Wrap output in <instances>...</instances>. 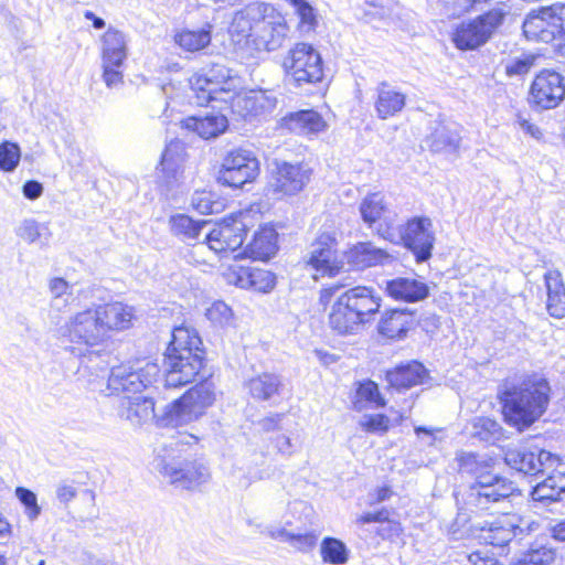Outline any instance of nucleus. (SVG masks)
<instances>
[{"label":"nucleus","mask_w":565,"mask_h":565,"mask_svg":"<svg viewBox=\"0 0 565 565\" xmlns=\"http://www.w3.org/2000/svg\"><path fill=\"white\" fill-rule=\"evenodd\" d=\"M159 374V367L154 363L147 362L143 366L132 370L127 365L114 366L108 372L107 365L99 367L97 377L106 380L108 394H134L142 392L150 386Z\"/></svg>","instance_id":"nucleus-11"},{"label":"nucleus","mask_w":565,"mask_h":565,"mask_svg":"<svg viewBox=\"0 0 565 565\" xmlns=\"http://www.w3.org/2000/svg\"><path fill=\"white\" fill-rule=\"evenodd\" d=\"M284 414H271L267 417L262 418L257 425L263 431H275L281 429V420L284 419Z\"/></svg>","instance_id":"nucleus-59"},{"label":"nucleus","mask_w":565,"mask_h":565,"mask_svg":"<svg viewBox=\"0 0 565 565\" xmlns=\"http://www.w3.org/2000/svg\"><path fill=\"white\" fill-rule=\"evenodd\" d=\"M359 211L364 223L372 227V225L381 220H384L386 227L382 225L377 228V233L384 238H392V223L393 218L386 216L387 205L384 201V195L380 192L369 193L360 203Z\"/></svg>","instance_id":"nucleus-25"},{"label":"nucleus","mask_w":565,"mask_h":565,"mask_svg":"<svg viewBox=\"0 0 565 565\" xmlns=\"http://www.w3.org/2000/svg\"><path fill=\"white\" fill-rule=\"evenodd\" d=\"M20 147L17 143L4 141L0 143V169L13 171L20 161Z\"/></svg>","instance_id":"nucleus-51"},{"label":"nucleus","mask_w":565,"mask_h":565,"mask_svg":"<svg viewBox=\"0 0 565 565\" xmlns=\"http://www.w3.org/2000/svg\"><path fill=\"white\" fill-rule=\"evenodd\" d=\"M545 286L547 289L546 308L548 313L554 318L565 317V287L562 275L558 270H548L544 275Z\"/></svg>","instance_id":"nucleus-36"},{"label":"nucleus","mask_w":565,"mask_h":565,"mask_svg":"<svg viewBox=\"0 0 565 565\" xmlns=\"http://www.w3.org/2000/svg\"><path fill=\"white\" fill-rule=\"evenodd\" d=\"M381 297L372 288L356 286L341 292L329 312V326L339 334H353L369 323L381 308Z\"/></svg>","instance_id":"nucleus-5"},{"label":"nucleus","mask_w":565,"mask_h":565,"mask_svg":"<svg viewBox=\"0 0 565 565\" xmlns=\"http://www.w3.org/2000/svg\"><path fill=\"white\" fill-rule=\"evenodd\" d=\"M109 339L110 331H124L132 327L136 319V310L132 306L115 301L96 306Z\"/></svg>","instance_id":"nucleus-26"},{"label":"nucleus","mask_w":565,"mask_h":565,"mask_svg":"<svg viewBox=\"0 0 565 565\" xmlns=\"http://www.w3.org/2000/svg\"><path fill=\"white\" fill-rule=\"evenodd\" d=\"M390 519V512L386 509H382L376 512H367L356 519L358 524H366L371 522L385 523Z\"/></svg>","instance_id":"nucleus-60"},{"label":"nucleus","mask_w":565,"mask_h":565,"mask_svg":"<svg viewBox=\"0 0 565 565\" xmlns=\"http://www.w3.org/2000/svg\"><path fill=\"white\" fill-rule=\"evenodd\" d=\"M348 264L355 270H363L376 265L391 264L393 257L384 249L370 242L359 243L345 254Z\"/></svg>","instance_id":"nucleus-28"},{"label":"nucleus","mask_w":565,"mask_h":565,"mask_svg":"<svg viewBox=\"0 0 565 565\" xmlns=\"http://www.w3.org/2000/svg\"><path fill=\"white\" fill-rule=\"evenodd\" d=\"M515 515H502L480 525V539L493 546H504L523 533Z\"/></svg>","instance_id":"nucleus-24"},{"label":"nucleus","mask_w":565,"mask_h":565,"mask_svg":"<svg viewBox=\"0 0 565 565\" xmlns=\"http://www.w3.org/2000/svg\"><path fill=\"white\" fill-rule=\"evenodd\" d=\"M183 143L180 141H171L164 149L161 157V170L167 178L177 180L181 173L183 157Z\"/></svg>","instance_id":"nucleus-41"},{"label":"nucleus","mask_w":565,"mask_h":565,"mask_svg":"<svg viewBox=\"0 0 565 565\" xmlns=\"http://www.w3.org/2000/svg\"><path fill=\"white\" fill-rule=\"evenodd\" d=\"M127 56L126 35L109 28L102 36L103 79L107 87H116L122 83V65Z\"/></svg>","instance_id":"nucleus-13"},{"label":"nucleus","mask_w":565,"mask_h":565,"mask_svg":"<svg viewBox=\"0 0 565 565\" xmlns=\"http://www.w3.org/2000/svg\"><path fill=\"white\" fill-rule=\"evenodd\" d=\"M259 173V162L255 154L246 149L228 152L217 173V182L222 185L238 189L252 182Z\"/></svg>","instance_id":"nucleus-14"},{"label":"nucleus","mask_w":565,"mask_h":565,"mask_svg":"<svg viewBox=\"0 0 565 565\" xmlns=\"http://www.w3.org/2000/svg\"><path fill=\"white\" fill-rule=\"evenodd\" d=\"M294 7L296 14L299 18V30L302 33L315 31L318 19L316 9L307 0H286Z\"/></svg>","instance_id":"nucleus-46"},{"label":"nucleus","mask_w":565,"mask_h":565,"mask_svg":"<svg viewBox=\"0 0 565 565\" xmlns=\"http://www.w3.org/2000/svg\"><path fill=\"white\" fill-rule=\"evenodd\" d=\"M76 489L72 484L67 483L58 484L56 490L57 499L63 503H67L73 500L76 497Z\"/></svg>","instance_id":"nucleus-64"},{"label":"nucleus","mask_w":565,"mask_h":565,"mask_svg":"<svg viewBox=\"0 0 565 565\" xmlns=\"http://www.w3.org/2000/svg\"><path fill=\"white\" fill-rule=\"evenodd\" d=\"M288 542L301 552L311 550L317 543V535L313 533H290Z\"/></svg>","instance_id":"nucleus-56"},{"label":"nucleus","mask_w":565,"mask_h":565,"mask_svg":"<svg viewBox=\"0 0 565 565\" xmlns=\"http://www.w3.org/2000/svg\"><path fill=\"white\" fill-rule=\"evenodd\" d=\"M244 218L242 214L224 218L206 234L205 242L198 248H209L215 254L236 250L242 246L246 235L247 225Z\"/></svg>","instance_id":"nucleus-16"},{"label":"nucleus","mask_w":565,"mask_h":565,"mask_svg":"<svg viewBox=\"0 0 565 565\" xmlns=\"http://www.w3.org/2000/svg\"><path fill=\"white\" fill-rule=\"evenodd\" d=\"M183 126L196 132L204 139L215 138L227 128V118L221 114H211L204 117H188L183 120Z\"/></svg>","instance_id":"nucleus-38"},{"label":"nucleus","mask_w":565,"mask_h":565,"mask_svg":"<svg viewBox=\"0 0 565 565\" xmlns=\"http://www.w3.org/2000/svg\"><path fill=\"white\" fill-rule=\"evenodd\" d=\"M200 345L201 339L194 330L184 327L173 329L163 360L167 387L184 386L196 379L205 380V375L201 374L204 352Z\"/></svg>","instance_id":"nucleus-4"},{"label":"nucleus","mask_w":565,"mask_h":565,"mask_svg":"<svg viewBox=\"0 0 565 565\" xmlns=\"http://www.w3.org/2000/svg\"><path fill=\"white\" fill-rule=\"evenodd\" d=\"M392 495H393L392 489L387 486H384V487L376 489L374 492L369 493L367 503L370 505H374V504H377V503L388 500Z\"/></svg>","instance_id":"nucleus-62"},{"label":"nucleus","mask_w":565,"mask_h":565,"mask_svg":"<svg viewBox=\"0 0 565 565\" xmlns=\"http://www.w3.org/2000/svg\"><path fill=\"white\" fill-rule=\"evenodd\" d=\"M551 387L539 374L508 379L499 390L507 423L522 431L546 411Z\"/></svg>","instance_id":"nucleus-3"},{"label":"nucleus","mask_w":565,"mask_h":565,"mask_svg":"<svg viewBox=\"0 0 565 565\" xmlns=\"http://www.w3.org/2000/svg\"><path fill=\"white\" fill-rule=\"evenodd\" d=\"M508 13L504 6H498L475 19L461 22L452 33L455 46L468 51L484 45L501 28Z\"/></svg>","instance_id":"nucleus-9"},{"label":"nucleus","mask_w":565,"mask_h":565,"mask_svg":"<svg viewBox=\"0 0 565 565\" xmlns=\"http://www.w3.org/2000/svg\"><path fill=\"white\" fill-rule=\"evenodd\" d=\"M307 265L321 276L333 277L343 268V262L339 259L337 239L330 233L320 234L311 244L308 253Z\"/></svg>","instance_id":"nucleus-18"},{"label":"nucleus","mask_w":565,"mask_h":565,"mask_svg":"<svg viewBox=\"0 0 565 565\" xmlns=\"http://www.w3.org/2000/svg\"><path fill=\"white\" fill-rule=\"evenodd\" d=\"M46 227L33 218L23 220L15 230L17 235L29 244L40 238Z\"/></svg>","instance_id":"nucleus-52"},{"label":"nucleus","mask_w":565,"mask_h":565,"mask_svg":"<svg viewBox=\"0 0 565 565\" xmlns=\"http://www.w3.org/2000/svg\"><path fill=\"white\" fill-rule=\"evenodd\" d=\"M546 7L527 14L523 22V33L527 40L550 43L558 41L557 32L554 29L552 17L545 14Z\"/></svg>","instance_id":"nucleus-33"},{"label":"nucleus","mask_w":565,"mask_h":565,"mask_svg":"<svg viewBox=\"0 0 565 565\" xmlns=\"http://www.w3.org/2000/svg\"><path fill=\"white\" fill-rule=\"evenodd\" d=\"M288 81L297 87L316 84L323 78V63L320 53L310 44L297 43L282 61Z\"/></svg>","instance_id":"nucleus-10"},{"label":"nucleus","mask_w":565,"mask_h":565,"mask_svg":"<svg viewBox=\"0 0 565 565\" xmlns=\"http://www.w3.org/2000/svg\"><path fill=\"white\" fill-rule=\"evenodd\" d=\"M264 7H266V3H254L248 6L245 10L237 12L230 28L232 35L244 38L247 42L253 43L255 25L262 17Z\"/></svg>","instance_id":"nucleus-39"},{"label":"nucleus","mask_w":565,"mask_h":565,"mask_svg":"<svg viewBox=\"0 0 565 565\" xmlns=\"http://www.w3.org/2000/svg\"><path fill=\"white\" fill-rule=\"evenodd\" d=\"M471 434L481 441L494 444L502 436V427L492 418L477 417L472 422Z\"/></svg>","instance_id":"nucleus-42"},{"label":"nucleus","mask_w":565,"mask_h":565,"mask_svg":"<svg viewBox=\"0 0 565 565\" xmlns=\"http://www.w3.org/2000/svg\"><path fill=\"white\" fill-rule=\"evenodd\" d=\"M461 475L475 478V482L457 497L460 510L480 513L491 510L492 505L508 499L515 491L512 481L491 472L492 459L473 452H460L457 456Z\"/></svg>","instance_id":"nucleus-1"},{"label":"nucleus","mask_w":565,"mask_h":565,"mask_svg":"<svg viewBox=\"0 0 565 565\" xmlns=\"http://www.w3.org/2000/svg\"><path fill=\"white\" fill-rule=\"evenodd\" d=\"M356 405L362 401L374 404V406L377 408L384 407L386 405L384 397L379 392L377 384L371 380L360 383L356 390Z\"/></svg>","instance_id":"nucleus-49"},{"label":"nucleus","mask_w":565,"mask_h":565,"mask_svg":"<svg viewBox=\"0 0 565 565\" xmlns=\"http://www.w3.org/2000/svg\"><path fill=\"white\" fill-rule=\"evenodd\" d=\"M274 447L277 449L282 456H291L294 452L291 439L286 435H278L274 439H271Z\"/></svg>","instance_id":"nucleus-61"},{"label":"nucleus","mask_w":565,"mask_h":565,"mask_svg":"<svg viewBox=\"0 0 565 565\" xmlns=\"http://www.w3.org/2000/svg\"><path fill=\"white\" fill-rule=\"evenodd\" d=\"M49 289L52 295L51 305L57 310L67 306V297L73 295V286H71L64 278L55 277L49 282Z\"/></svg>","instance_id":"nucleus-47"},{"label":"nucleus","mask_w":565,"mask_h":565,"mask_svg":"<svg viewBox=\"0 0 565 565\" xmlns=\"http://www.w3.org/2000/svg\"><path fill=\"white\" fill-rule=\"evenodd\" d=\"M281 127L297 135L318 134L326 129L322 116L312 109L290 113L281 118Z\"/></svg>","instance_id":"nucleus-32"},{"label":"nucleus","mask_w":565,"mask_h":565,"mask_svg":"<svg viewBox=\"0 0 565 565\" xmlns=\"http://www.w3.org/2000/svg\"><path fill=\"white\" fill-rule=\"evenodd\" d=\"M426 146L433 152L455 153L460 146L459 134L450 127L438 122L425 139Z\"/></svg>","instance_id":"nucleus-37"},{"label":"nucleus","mask_w":565,"mask_h":565,"mask_svg":"<svg viewBox=\"0 0 565 565\" xmlns=\"http://www.w3.org/2000/svg\"><path fill=\"white\" fill-rule=\"evenodd\" d=\"M431 221L427 217H415L406 223L401 231V238L404 246L412 250L418 263L428 260L431 257L434 247V235Z\"/></svg>","instance_id":"nucleus-19"},{"label":"nucleus","mask_w":565,"mask_h":565,"mask_svg":"<svg viewBox=\"0 0 565 565\" xmlns=\"http://www.w3.org/2000/svg\"><path fill=\"white\" fill-rule=\"evenodd\" d=\"M60 330L62 337L70 342L87 347L98 345L108 339L97 307L87 308L70 317Z\"/></svg>","instance_id":"nucleus-12"},{"label":"nucleus","mask_w":565,"mask_h":565,"mask_svg":"<svg viewBox=\"0 0 565 565\" xmlns=\"http://www.w3.org/2000/svg\"><path fill=\"white\" fill-rule=\"evenodd\" d=\"M310 174V169L300 163H276V170L269 181V189L278 198L295 195L309 182Z\"/></svg>","instance_id":"nucleus-20"},{"label":"nucleus","mask_w":565,"mask_h":565,"mask_svg":"<svg viewBox=\"0 0 565 565\" xmlns=\"http://www.w3.org/2000/svg\"><path fill=\"white\" fill-rule=\"evenodd\" d=\"M428 376L427 369L417 361L399 364L386 372L387 383L397 390H407L424 384Z\"/></svg>","instance_id":"nucleus-31"},{"label":"nucleus","mask_w":565,"mask_h":565,"mask_svg":"<svg viewBox=\"0 0 565 565\" xmlns=\"http://www.w3.org/2000/svg\"><path fill=\"white\" fill-rule=\"evenodd\" d=\"M277 250V233L273 227H263L254 234L244 254L255 260H267Z\"/></svg>","instance_id":"nucleus-35"},{"label":"nucleus","mask_w":565,"mask_h":565,"mask_svg":"<svg viewBox=\"0 0 565 565\" xmlns=\"http://www.w3.org/2000/svg\"><path fill=\"white\" fill-rule=\"evenodd\" d=\"M504 462L511 469L525 476L535 477L552 470L542 482H539L532 490L534 501L548 505L559 502L565 495V471L556 469L558 457L529 443L508 447L504 450Z\"/></svg>","instance_id":"nucleus-2"},{"label":"nucleus","mask_w":565,"mask_h":565,"mask_svg":"<svg viewBox=\"0 0 565 565\" xmlns=\"http://www.w3.org/2000/svg\"><path fill=\"white\" fill-rule=\"evenodd\" d=\"M406 104L404 93L383 81L375 88L374 108L381 119H387L401 113Z\"/></svg>","instance_id":"nucleus-30"},{"label":"nucleus","mask_w":565,"mask_h":565,"mask_svg":"<svg viewBox=\"0 0 565 565\" xmlns=\"http://www.w3.org/2000/svg\"><path fill=\"white\" fill-rule=\"evenodd\" d=\"M385 290L390 297L405 302H418L429 296V287L423 280L398 277L386 281Z\"/></svg>","instance_id":"nucleus-29"},{"label":"nucleus","mask_w":565,"mask_h":565,"mask_svg":"<svg viewBox=\"0 0 565 565\" xmlns=\"http://www.w3.org/2000/svg\"><path fill=\"white\" fill-rule=\"evenodd\" d=\"M534 60L535 57L533 55L511 60L505 64V72L510 76L524 75L529 73L534 65Z\"/></svg>","instance_id":"nucleus-54"},{"label":"nucleus","mask_w":565,"mask_h":565,"mask_svg":"<svg viewBox=\"0 0 565 565\" xmlns=\"http://www.w3.org/2000/svg\"><path fill=\"white\" fill-rule=\"evenodd\" d=\"M207 318L216 323H227L232 318V309L223 301H217L207 309Z\"/></svg>","instance_id":"nucleus-55"},{"label":"nucleus","mask_w":565,"mask_h":565,"mask_svg":"<svg viewBox=\"0 0 565 565\" xmlns=\"http://www.w3.org/2000/svg\"><path fill=\"white\" fill-rule=\"evenodd\" d=\"M237 77L223 64L213 63L201 70L190 78L192 94L189 96L192 104L207 106L213 102H221L237 87Z\"/></svg>","instance_id":"nucleus-7"},{"label":"nucleus","mask_w":565,"mask_h":565,"mask_svg":"<svg viewBox=\"0 0 565 565\" xmlns=\"http://www.w3.org/2000/svg\"><path fill=\"white\" fill-rule=\"evenodd\" d=\"M244 387L254 401L267 402L280 396L284 390V383L279 374L262 372L249 377L244 383Z\"/></svg>","instance_id":"nucleus-27"},{"label":"nucleus","mask_w":565,"mask_h":565,"mask_svg":"<svg viewBox=\"0 0 565 565\" xmlns=\"http://www.w3.org/2000/svg\"><path fill=\"white\" fill-rule=\"evenodd\" d=\"M227 279L239 288L260 292H268L276 285V276L273 273L255 267L233 266L230 268Z\"/></svg>","instance_id":"nucleus-23"},{"label":"nucleus","mask_w":565,"mask_h":565,"mask_svg":"<svg viewBox=\"0 0 565 565\" xmlns=\"http://www.w3.org/2000/svg\"><path fill=\"white\" fill-rule=\"evenodd\" d=\"M360 425L367 433L384 434L388 430L390 418L383 414L364 415Z\"/></svg>","instance_id":"nucleus-53"},{"label":"nucleus","mask_w":565,"mask_h":565,"mask_svg":"<svg viewBox=\"0 0 565 565\" xmlns=\"http://www.w3.org/2000/svg\"><path fill=\"white\" fill-rule=\"evenodd\" d=\"M565 97L563 76L552 70L541 71L533 79L529 102L541 109H552Z\"/></svg>","instance_id":"nucleus-17"},{"label":"nucleus","mask_w":565,"mask_h":565,"mask_svg":"<svg viewBox=\"0 0 565 565\" xmlns=\"http://www.w3.org/2000/svg\"><path fill=\"white\" fill-rule=\"evenodd\" d=\"M175 43L188 52H196L211 42V33L206 30H183L174 36Z\"/></svg>","instance_id":"nucleus-44"},{"label":"nucleus","mask_w":565,"mask_h":565,"mask_svg":"<svg viewBox=\"0 0 565 565\" xmlns=\"http://www.w3.org/2000/svg\"><path fill=\"white\" fill-rule=\"evenodd\" d=\"M221 102L230 103L233 114L243 119L256 117L258 115L269 113L275 109L277 98L265 90H249L244 94L231 93L226 97H222Z\"/></svg>","instance_id":"nucleus-21"},{"label":"nucleus","mask_w":565,"mask_h":565,"mask_svg":"<svg viewBox=\"0 0 565 565\" xmlns=\"http://www.w3.org/2000/svg\"><path fill=\"white\" fill-rule=\"evenodd\" d=\"M205 225L206 222L195 221L185 214H175L169 220L171 233L188 244H191L199 238Z\"/></svg>","instance_id":"nucleus-40"},{"label":"nucleus","mask_w":565,"mask_h":565,"mask_svg":"<svg viewBox=\"0 0 565 565\" xmlns=\"http://www.w3.org/2000/svg\"><path fill=\"white\" fill-rule=\"evenodd\" d=\"M117 414L135 427H141L152 419L158 422L161 416L154 413L153 399L141 395L124 396L119 402Z\"/></svg>","instance_id":"nucleus-22"},{"label":"nucleus","mask_w":565,"mask_h":565,"mask_svg":"<svg viewBox=\"0 0 565 565\" xmlns=\"http://www.w3.org/2000/svg\"><path fill=\"white\" fill-rule=\"evenodd\" d=\"M196 443L194 435L181 434L157 449L158 470L177 488L192 490L210 479L209 468L203 462L181 455L183 446Z\"/></svg>","instance_id":"nucleus-6"},{"label":"nucleus","mask_w":565,"mask_h":565,"mask_svg":"<svg viewBox=\"0 0 565 565\" xmlns=\"http://www.w3.org/2000/svg\"><path fill=\"white\" fill-rule=\"evenodd\" d=\"M515 125H518L520 130L531 136L535 140H541L543 137V132L540 127L532 122L530 119L525 118L522 114L516 115Z\"/></svg>","instance_id":"nucleus-58"},{"label":"nucleus","mask_w":565,"mask_h":565,"mask_svg":"<svg viewBox=\"0 0 565 565\" xmlns=\"http://www.w3.org/2000/svg\"><path fill=\"white\" fill-rule=\"evenodd\" d=\"M555 558V552L542 543H533L519 558L521 565H550Z\"/></svg>","instance_id":"nucleus-45"},{"label":"nucleus","mask_w":565,"mask_h":565,"mask_svg":"<svg viewBox=\"0 0 565 565\" xmlns=\"http://www.w3.org/2000/svg\"><path fill=\"white\" fill-rule=\"evenodd\" d=\"M413 322V312L408 309H392L383 313L377 331L388 339H402Z\"/></svg>","instance_id":"nucleus-34"},{"label":"nucleus","mask_w":565,"mask_h":565,"mask_svg":"<svg viewBox=\"0 0 565 565\" xmlns=\"http://www.w3.org/2000/svg\"><path fill=\"white\" fill-rule=\"evenodd\" d=\"M545 14L552 17L554 29L558 35L556 44L559 54L565 55V3H554L546 7Z\"/></svg>","instance_id":"nucleus-48"},{"label":"nucleus","mask_w":565,"mask_h":565,"mask_svg":"<svg viewBox=\"0 0 565 565\" xmlns=\"http://www.w3.org/2000/svg\"><path fill=\"white\" fill-rule=\"evenodd\" d=\"M214 402V392L207 383L189 390L179 399L166 406L158 418L161 427H181L196 420Z\"/></svg>","instance_id":"nucleus-8"},{"label":"nucleus","mask_w":565,"mask_h":565,"mask_svg":"<svg viewBox=\"0 0 565 565\" xmlns=\"http://www.w3.org/2000/svg\"><path fill=\"white\" fill-rule=\"evenodd\" d=\"M288 32L285 18L269 3L264 7L255 25L253 43L258 51H276L281 47Z\"/></svg>","instance_id":"nucleus-15"},{"label":"nucleus","mask_w":565,"mask_h":565,"mask_svg":"<svg viewBox=\"0 0 565 565\" xmlns=\"http://www.w3.org/2000/svg\"><path fill=\"white\" fill-rule=\"evenodd\" d=\"M191 204L201 214L213 213L214 202L211 200V195L206 192H195L192 196Z\"/></svg>","instance_id":"nucleus-57"},{"label":"nucleus","mask_w":565,"mask_h":565,"mask_svg":"<svg viewBox=\"0 0 565 565\" xmlns=\"http://www.w3.org/2000/svg\"><path fill=\"white\" fill-rule=\"evenodd\" d=\"M15 497L24 507V513L30 521H34L41 514V507L38 503L36 494L30 489L18 487Z\"/></svg>","instance_id":"nucleus-50"},{"label":"nucleus","mask_w":565,"mask_h":565,"mask_svg":"<svg viewBox=\"0 0 565 565\" xmlns=\"http://www.w3.org/2000/svg\"><path fill=\"white\" fill-rule=\"evenodd\" d=\"M43 186L38 181H26L23 185V194L29 200H35L41 196Z\"/></svg>","instance_id":"nucleus-63"},{"label":"nucleus","mask_w":565,"mask_h":565,"mask_svg":"<svg viewBox=\"0 0 565 565\" xmlns=\"http://www.w3.org/2000/svg\"><path fill=\"white\" fill-rule=\"evenodd\" d=\"M320 553L323 562L342 565L349 559V550L347 545L334 537H324L321 542Z\"/></svg>","instance_id":"nucleus-43"}]
</instances>
